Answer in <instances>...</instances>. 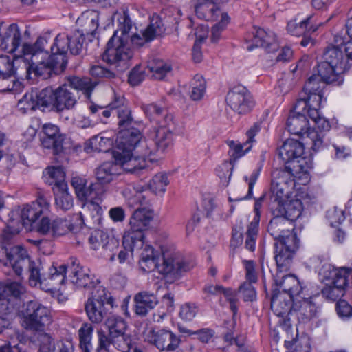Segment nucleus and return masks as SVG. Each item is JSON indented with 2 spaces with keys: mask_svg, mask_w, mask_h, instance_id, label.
<instances>
[{
  "mask_svg": "<svg viewBox=\"0 0 352 352\" xmlns=\"http://www.w3.org/2000/svg\"><path fill=\"white\" fill-rule=\"evenodd\" d=\"M99 13L96 10H87L83 12L77 23L82 26L81 30H76V34L85 38V35L94 34L98 28Z\"/></svg>",
  "mask_w": 352,
  "mask_h": 352,
  "instance_id": "7c9ffc66",
  "label": "nucleus"
},
{
  "mask_svg": "<svg viewBox=\"0 0 352 352\" xmlns=\"http://www.w3.org/2000/svg\"><path fill=\"white\" fill-rule=\"evenodd\" d=\"M226 143L229 146L228 151L230 163L234 164L242 157V144L239 141L228 140Z\"/></svg>",
  "mask_w": 352,
  "mask_h": 352,
  "instance_id": "680f3d73",
  "label": "nucleus"
},
{
  "mask_svg": "<svg viewBox=\"0 0 352 352\" xmlns=\"http://www.w3.org/2000/svg\"><path fill=\"white\" fill-rule=\"evenodd\" d=\"M89 241L94 250L102 248L111 251L118 247V241L114 239H110L107 233L100 230H96L91 232Z\"/></svg>",
  "mask_w": 352,
  "mask_h": 352,
  "instance_id": "f704fd0d",
  "label": "nucleus"
},
{
  "mask_svg": "<svg viewBox=\"0 0 352 352\" xmlns=\"http://www.w3.org/2000/svg\"><path fill=\"white\" fill-rule=\"evenodd\" d=\"M85 309L89 320L92 323H101L107 314L105 306L98 302L95 303L92 300H87Z\"/></svg>",
  "mask_w": 352,
  "mask_h": 352,
  "instance_id": "a19ab883",
  "label": "nucleus"
},
{
  "mask_svg": "<svg viewBox=\"0 0 352 352\" xmlns=\"http://www.w3.org/2000/svg\"><path fill=\"white\" fill-rule=\"evenodd\" d=\"M118 21L119 29L108 41L102 58L104 62L122 72L129 67V62L133 56L129 39L133 45L140 47L144 43L160 36L164 32L165 28L162 19L158 16H153L150 24L141 34H135L130 36L129 32L132 28V21L128 12L124 10L120 14Z\"/></svg>",
  "mask_w": 352,
  "mask_h": 352,
  "instance_id": "f257e3e1",
  "label": "nucleus"
},
{
  "mask_svg": "<svg viewBox=\"0 0 352 352\" xmlns=\"http://www.w3.org/2000/svg\"><path fill=\"white\" fill-rule=\"evenodd\" d=\"M293 300V297L274 289L271 300V309L276 316L283 317L291 311Z\"/></svg>",
  "mask_w": 352,
  "mask_h": 352,
  "instance_id": "2f4dec72",
  "label": "nucleus"
},
{
  "mask_svg": "<svg viewBox=\"0 0 352 352\" xmlns=\"http://www.w3.org/2000/svg\"><path fill=\"white\" fill-rule=\"evenodd\" d=\"M273 214L283 216L291 223L298 219L302 212V204L298 199H285L280 203L272 204Z\"/></svg>",
  "mask_w": 352,
  "mask_h": 352,
  "instance_id": "b1692460",
  "label": "nucleus"
},
{
  "mask_svg": "<svg viewBox=\"0 0 352 352\" xmlns=\"http://www.w3.org/2000/svg\"><path fill=\"white\" fill-rule=\"evenodd\" d=\"M306 96L298 99L295 104L296 111H305L307 107H320L323 93H311L305 94Z\"/></svg>",
  "mask_w": 352,
  "mask_h": 352,
  "instance_id": "49530a36",
  "label": "nucleus"
},
{
  "mask_svg": "<svg viewBox=\"0 0 352 352\" xmlns=\"http://www.w3.org/2000/svg\"><path fill=\"white\" fill-rule=\"evenodd\" d=\"M168 184V180L165 173H157L149 182L148 187L155 193H164L166 187Z\"/></svg>",
  "mask_w": 352,
  "mask_h": 352,
  "instance_id": "6e6d98bb",
  "label": "nucleus"
},
{
  "mask_svg": "<svg viewBox=\"0 0 352 352\" xmlns=\"http://www.w3.org/2000/svg\"><path fill=\"white\" fill-rule=\"evenodd\" d=\"M68 83L60 85L53 89L46 87L41 90V100L46 107H51L56 112L73 109L80 98L79 91L89 97L96 86L89 78L72 76L68 78Z\"/></svg>",
  "mask_w": 352,
  "mask_h": 352,
  "instance_id": "f03ea898",
  "label": "nucleus"
},
{
  "mask_svg": "<svg viewBox=\"0 0 352 352\" xmlns=\"http://www.w3.org/2000/svg\"><path fill=\"white\" fill-rule=\"evenodd\" d=\"M139 264L141 270L145 272H150L157 268L158 256L153 247L146 245L140 253Z\"/></svg>",
  "mask_w": 352,
  "mask_h": 352,
  "instance_id": "e433bc0d",
  "label": "nucleus"
},
{
  "mask_svg": "<svg viewBox=\"0 0 352 352\" xmlns=\"http://www.w3.org/2000/svg\"><path fill=\"white\" fill-rule=\"evenodd\" d=\"M151 71L155 78L162 80L171 70V67L163 60H158L150 66Z\"/></svg>",
  "mask_w": 352,
  "mask_h": 352,
  "instance_id": "774afa93",
  "label": "nucleus"
},
{
  "mask_svg": "<svg viewBox=\"0 0 352 352\" xmlns=\"http://www.w3.org/2000/svg\"><path fill=\"white\" fill-rule=\"evenodd\" d=\"M267 231L275 240L274 258L280 272L289 268L293 255L298 248L296 236L293 233L294 225L283 216L274 214Z\"/></svg>",
  "mask_w": 352,
  "mask_h": 352,
  "instance_id": "7ed1b4c3",
  "label": "nucleus"
},
{
  "mask_svg": "<svg viewBox=\"0 0 352 352\" xmlns=\"http://www.w3.org/2000/svg\"><path fill=\"white\" fill-rule=\"evenodd\" d=\"M305 113V111H296L294 107L287 121V128L289 132L301 136L303 140L306 137L305 133L309 129L308 128L309 122Z\"/></svg>",
  "mask_w": 352,
  "mask_h": 352,
  "instance_id": "bb28decb",
  "label": "nucleus"
},
{
  "mask_svg": "<svg viewBox=\"0 0 352 352\" xmlns=\"http://www.w3.org/2000/svg\"><path fill=\"white\" fill-rule=\"evenodd\" d=\"M7 258L6 265H10L18 276L22 275L24 268H27L31 261L25 249L20 245H16L8 249L2 247Z\"/></svg>",
  "mask_w": 352,
  "mask_h": 352,
  "instance_id": "4be33fe9",
  "label": "nucleus"
},
{
  "mask_svg": "<svg viewBox=\"0 0 352 352\" xmlns=\"http://www.w3.org/2000/svg\"><path fill=\"white\" fill-rule=\"evenodd\" d=\"M41 142L43 148L50 149L53 154L58 155L67 149V138L59 128L53 124H45L41 132Z\"/></svg>",
  "mask_w": 352,
  "mask_h": 352,
  "instance_id": "6ab92c4d",
  "label": "nucleus"
},
{
  "mask_svg": "<svg viewBox=\"0 0 352 352\" xmlns=\"http://www.w3.org/2000/svg\"><path fill=\"white\" fill-rule=\"evenodd\" d=\"M142 109L151 122L155 124L151 131L157 133L156 135L161 136V139L162 136L173 138L177 129V122L172 113L156 103L144 104Z\"/></svg>",
  "mask_w": 352,
  "mask_h": 352,
  "instance_id": "1a4fd4ad",
  "label": "nucleus"
},
{
  "mask_svg": "<svg viewBox=\"0 0 352 352\" xmlns=\"http://www.w3.org/2000/svg\"><path fill=\"white\" fill-rule=\"evenodd\" d=\"M334 42L335 45H329L325 48L317 71L324 80L338 82L340 85L343 81L342 74L349 66L342 49L344 38L336 35Z\"/></svg>",
  "mask_w": 352,
  "mask_h": 352,
  "instance_id": "39448f33",
  "label": "nucleus"
},
{
  "mask_svg": "<svg viewBox=\"0 0 352 352\" xmlns=\"http://www.w3.org/2000/svg\"><path fill=\"white\" fill-rule=\"evenodd\" d=\"M134 311L140 316H146L158 303L156 296L151 292L143 291L136 294L134 296Z\"/></svg>",
  "mask_w": 352,
  "mask_h": 352,
  "instance_id": "c85d7f7f",
  "label": "nucleus"
},
{
  "mask_svg": "<svg viewBox=\"0 0 352 352\" xmlns=\"http://www.w3.org/2000/svg\"><path fill=\"white\" fill-rule=\"evenodd\" d=\"M21 30L16 23L6 25L0 23V47L8 53L19 51L22 47Z\"/></svg>",
  "mask_w": 352,
  "mask_h": 352,
  "instance_id": "412c9836",
  "label": "nucleus"
},
{
  "mask_svg": "<svg viewBox=\"0 0 352 352\" xmlns=\"http://www.w3.org/2000/svg\"><path fill=\"white\" fill-rule=\"evenodd\" d=\"M242 88L241 86H236L230 90L226 97V102L232 109L241 114V106L242 104Z\"/></svg>",
  "mask_w": 352,
  "mask_h": 352,
  "instance_id": "3c124183",
  "label": "nucleus"
},
{
  "mask_svg": "<svg viewBox=\"0 0 352 352\" xmlns=\"http://www.w3.org/2000/svg\"><path fill=\"white\" fill-rule=\"evenodd\" d=\"M317 72H318L317 71ZM336 83L338 82H327L321 78L319 73L314 74L310 76L305 82L303 87L305 94H310L311 93L318 92L323 93V89L327 84Z\"/></svg>",
  "mask_w": 352,
  "mask_h": 352,
  "instance_id": "a18cd8bd",
  "label": "nucleus"
},
{
  "mask_svg": "<svg viewBox=\"0 0 352 352\" xmlns=\"http://www.w3.org/2000/svg\"><path fill=\"white\" fill-rule=\"evenodd\" d=\"M142 138L141 132L134 127L119 130L116 141V148L113 151L115 160L119 163L124 157L127 158Z\"/></svg>",
  "mask_w": 352,
  "mask_h": 352,
  "instance_id": "f3484780",
  "label": "nucleus"
},
{
  "mask_svg": "<svg viewBox=\"0 0 352 352\" xmlns=\"http://www.w3.org/2000/svg\"><path fill=\"white\" fill-rule=\"evenodd\" d=\"M193 267V264L177 254L164 255L163 263L158 266V271L165 275L169 282L179 279L184 273Z\"/></svg>",
  "mask_w": 352,
  "mask_h": 352,
  "instance_id": "a211bd4d",
  "label": "nucleus"
},
{
  "mask_svg": "<svg viewBox=\"0 0 352 352\" xmlns=\"http://www.w3.org/2000/svg\"><path fill=\"white\" fill-rule=\"evenodd\" d=\"M195 10L199 18L206 21L217 20L221 14L212 0H197Z\"/></svg>",
  "mask_w": 352,
  "mask_h": 352,
  "instance_id": "72a5a7b5",
  "label": "nucleus"
},
{
  "mask_svg": "<svg viewBox=\"0 0 352 352\" xmlns=\"http://www.w3.org/2000/svg\"><path fill=\"white\" fill-rule=\"evenodd\" d=\"M153 220V212L146 208L136 209L129 221L130 228L124 232L122 245L131 251L144 247V231L147 230Z\"/></svg>",
  "mask_w": 352,
  "mask_h": 352,
  "instance_id": "0eeeda50",
  "label": "nucleus"
},
{
  "mask_svg": "<svg viewBox=\"0 0 352 352\" xmlns=\"http://www.w3.org/2000/svg\"><path fill=\"white\" fill-rule=\"evenodd\" d=\"M67 267L65 265L59 266L58 269L52 265L44 278V285L49 286V289H58L64 283Z\"/></svg>",
  "mask_w": 352,
  "mask_h": 352,
  "instance_id": "58836bf2",
  "label": "nucleus"
},
{
  "mask_svg": "<svg viewBox=\"0 0 352 352\" xmlns=\"http://www.w3.org/2000/svg\"><path fill=\"white\" fill-rule=\"evenodd\" d=\"M30 272L29 282L32 286L36 287L38 285L41 286L45 283L44 278H46L45 273H41L43 269L41 264H36L33 261H30V265L26 268Z\"/></svg>",
  "mask_w": 352,
  "mask_h": 352,
  "instance_id": "de8ad7c7",
  "label": "nucleus"
},
{
  "mask_svg": "<svg viewBox=\"0 0 352 352\" xmlns=\"http://www.w3.org/2000/svg\"><path fill=\"white\" fill-rule=\"evenodd\" d=\"M55 204L63 211L69 210L74 206L73 197L68 192L67 184H60L58 187H53Z\"/></svg>",
  "mask_w": 352,
  "mask_h": 352,
  "instance_id": "c9c22d12",
  "label": "nucleus"
},
{
  "mask_svg": "<svg viewBox=\"0 0 352 352\" xmlns=\"http://www.w3.org/2000/svg\"><path fill=\"white\" fill-rule=\"evenodd\" d=\"M85 38L76 34L75 32L71 35L59 34L56 36L54 45L51 46L52 55L58 57L60 63V70L63 72L67 65L66 54L69 50L73 55H80L83 50V43Z\"/></svg>",
  "mask_w": 352,
  "mask_h": 352,
  "instance_id": "f8f14e48",
  "label": "nucleus"
},
{
  "mask_svg": "<svg viewBox=\"0 0 352 352\" xmlns=\"http://www.w3.org/2000/svg\"><path fill=\"white\" fill-rule=\"evenodd\" d=\"M243 41L246 49L251 52L254 48L263 47L267 52H273L278 48L276 34L270 30L254 27L251 32H247Z\"/></svg>",
  "mask_w": 352,
  "mask_h": 352,
  "instance_id": "dca6fc26",
  "label": "nucleus"
},
{
  "mask_svg": "<svg viewBox=\"0 0 352 352\" xmlns=\"http://www.w3.org/2000/svg\"><path fill=\"white\" fill-rule=\"evenodd\" d=\"M43 214L39 218L38 220L33 225L32 230L34 229L37 232L43 235L51 236V230L52 226V221Z\"/></svg>",
  "mask_w": 352,
  "mask_h": 352,
  "instance_id": "338daca9",
  "label": "nucleus"
},
{
  "mask_svg": "<svg viewBox=\"0 0 352 352\" xmlns=\"http://www.w3.org/2000/svg\"><path fill=\"white\" fill-rule=\"evenodd\" d=\"M69 231H74V226L69 221L63 219H56L52 221L50 236L58 237L66 234Z\"/></svg>",
  "mask_w": 352,
  "mask_h": 352,
  "instance_id": "603ef678",
  "label": "nucleus"
},
{
  "mask_svg": "<svg viewBox=\"0 0 352 352\" xmlns=\"http://www.w3.org/2000/svg\"><path fill=\"white\" fill-rule=\"evenodd\" d=\"M23 325L26 329L43 331L52 322L49 309L36 300L25 302L21 310Z\"/></svg>",
  "mask_w": 352,
  "mask_h": 352,
  "instance_id": "4468645a",
  "label": "nucleus"
},
{
  "mask_svg": "<svg viewBox=\"0 0 352 352\" xmlns=\"http://www.w3.org/2000/svg\"><path fill=\"white\" fill-rule=\"evenodd\" d=\"M261 130V124L255 122L254 124L246 131L247 140L243 142V155L250 151L253 144L256 142L254 137L259 133Z\"/></svg>",
  "mask_w": 352,
  "mask_h": 352,
  "instance_id": "0e129e2a",
  "label": "nucleus"
},
{
  "mask_svg": "<svg viewBox=\"0 0 352 352\" xmlns=\"http://www.w3.org/2000/svg\"><path fill=\"white\" fill-rule=\"evenodd\" d=\"M150 341L158 349L167 351H175L180 343V339L176 335L165 329L153 331Z\"/></svg>",
  "mask_w": 352,
  "mask_h": 352,
  "instance_id": "393cba45",
  "label": "nucleus"
},
{
  "mask_svg": "<svg viewBox=\"0 0 352 352\" xmlns=\"http://www.w3.org/2000/svg\"><path fill=\"white\" fill-rule=\"evenodd\" d=\"M112 111L118 119L119 129L129 128L133 122L131 110L125 104V99L122 96H116L114 100L109 104Z\"/></svg>",
  "mask_w": 352,
  "mask_h": 352,
  "instance_id": "cd10ccee",
  "label": "nucleus"
},
{
  "mask_svg": "<svg viewBox=\"0 0 352 352\" xmlns=\"http://www.w3.org/2000/svg\"><path fill=\"white\" fill-rule=\"evenodd\" d=\"M21 226H18L14 220H12L11 217L10 216L8 226L6 228L3 230L1 234L2 241L4 243H8L9 241L12 239V238L19 233L21 230Z\"/></svg>",
  "mask_w": 352,
  "mask_h": 352,
  "instance_id": "69168bd1",
  "label": "nucleus"
},
{
  "mask_svg": "<svg viewBox=\"0 0 352 352\" xmlns=\"http://www.w3.org/2000/svg\"><path fill=\"white\" fill-rule=\"evenodd\" d=\"M314 123L315 127L309 128L305 133L304 141L313 151H318L323 147L324 132L329 131L331 125L324 117L319 118Z\"/></svg>",
  "mask_w": 352,
  "mask_h": 352,
  "instance_id": "5701e85b",
  "label": "nucleus"
},
{
  "mask_svg": "<svg viewBox=\"0 0 352 352\" xmlns=\"http://www.w3.org/2000/svg\"><path fill=\"white\" fill-rule=\"evenodd\" d=\"M107 142H109L107 138L96 135L85 142L84 149L87 153L104 151V145Z\"/></svg>",
  "mask_w": 352,
  "mask_h": 352,
  "instance_id": "13d9d810",
  "label": "nucleus"
},
{
  "mask_svg": "<svg viewBox=\"0 0 352 352\" xmlns=\"http://www.w3.org/2000/svg\"><path fill=\"white\" fill-rule=\"evenodd\" d=\"M71 274L69 275L71 281L78 287H89L95 283L92 281L88 272L79 266L76 259L72 261V265L69 267Z\"/></svg>",
  "mask_w": 352,
  "mask_h": 352,
  "instance_id": "473e14b6",
  "label": "nucleus"
},
{
  "mask_svg": "<svg viewBox=\"0 0 352 352\" xmlns=\"http://www.w3.org/2000/svg\"><path fill=\"white\" fill-rule=\"evenodd\" d=\"M94 326L91 323L85 322L78 330L79 346L82 352H91L93 349L91 343Z\"/></svg>",
  "mask_w": 352,
  "mask_h": 352,
  "instance_id": "37998d69",
  "label": "nucleus"
},
{
  "mask_svg": "<svg viewBox=\"0 0 352 352\" xmlns=\"http://www.w3.org/2000/svg\"><path fill=\"white\" fill-rule=\"evenodd\" d=\"M259 217L256 216L254 220L248 226L246 232L245 248L250 252H254L256 246L258 231Z\"/></svg>",
  "mask_w": 352,
  "mask_h": 352,
  "instance_id": "09e8293b",
  "label": "nucleus"
},
{
  "mask_svg": "<svg viewBox=\"0 0 352 352\" xmlns=\"http://www.w3.org/2000/svg\"><path fill=\"white\" fill-rule=\"evenodd\" d=\"M245 273V282L256 283L258 281V270L256 263L253 260H243Z\"/></svg>",
  "mask_w": 352,
  "mask_h": 352,
  "instance_id": "e2e57ef3",
  "label": "nucleus"
},
{
  "mask_svg": "<svg viewBox=\"0 0 352 352\" xmlns=\"http://www.w3.org/2000/svg\"><path fill=\"white\" fill-rule=\"evenodd\" d=\"M104 324L108 333H106L102 328L97 329L96 352L107 350L110 345L121 352L128 351L136 338L126 333L128 325L124 319L120 316H112L107 318Z\"/></svg>",
  "mask_w": 352,
  "mask_h": 352,
  "instance_id": "423d86ee",
  "label": "nucleus"
},
{
  "mask_svg": "<svg viewBox=\"0 0 352 352\" xmlns=\"http://www.w3.org/2000/svg\"><path fill=\"white\" fill-rule=\"evenodd\" d=\"M230 22V17L227 13L221 14L220 21L212 27L211 30V41L216 43L221 38V32L226 30Z\"/></svg>",
  "mask_w": 352,
  "mask_h": 352,
  "instance_id": "4d7b16f0",
  "label": "nucleus"
},
{
  "mask_svg": "<svg viewBox=\"0 0 352 352\" xmlns=\"http://www.w3.org/2000/svg\"><path fill=\"white\" fill-rule=\"evenodd\" d=\"M275 283L277 288L274 289H276V292L280 291L283 294L293 298L299 295L302 290L299 280L293 274L285 275L281 277L277 274Z\"/></svg>",
  "mask_w": 352,
  "mask_h": 352,
  "instance_id": "a878e982",
  "label": "nucleus"
},
{
  "mask_svg": "<svg viewBox=\"0 0 352 352\" xmlns=\"http://www.w3.org/2000/svg\"><path fill=\"white\" fill-rule=\"evenodd\" d=\"M287 32L293 36H302L300 45L307 47L314 44L311 34L318 30V25L314 23V16L309 15L303 19L296 18L290 21L287 26Z\"/></svg>",
  "mask_w": 352,
  "mask_h": 352,
  "instance_id": "aec40b11",
  "label": "nucleus"
},
{
  "mask_svg": "<svg viewBox=\"0 0 352 352\" xmlns=\"http://www.w3.org/2000/svg\"><path fill=\"white\" fill-rule=\"evenodd\" d=\"M157 133L150 131V140H146L143 137L133 147L132 152L124 157L119 164L122 169L131 173H138L146 166V158L150 162L155 161V157L153 156H159L164 153L166 149L169 147L173 142V138L168 136L158 137Z\"/></svg>",
  "mask_w": 352,
  "mask_h": 352,
  "instance_id": "20e7f679",
  "label": "nucleus"
},
{
  "mask_svg": "<svg viewBox=\"0 0 352 352\" xmlns=\"http://www.w3.org/2000/svg\"><path fill=\"white\" fill-rule=\"evenodd\" d=\"M41 95V91L39 92L32 91L30 93H26L19 100L17 107L23 113H26L28 111H34L41 107H46L45 104L42 103Z\"/></svg>",
  "mask_w": 352,
  "mask_h": 352,
  "instance_id": "4c0bfd02",
  "label": "nucleus"
},
{
  "mask_svg": "<svg viewBox=\"0 0 352 352\" xmlns=\"http://www.w3.org/2000/svg\"><path fill=\"white\" fill-rule=\"evenodd\" d=\"M17 74L0 76V92L17 91L21 88V82L16 80Z\"/></svg>",
  "mask_w": 352,
  "mask_h": 352,
  "instance_id": "864d4df0",
  "label": "nucleus"
},
{
  "mask_svg": "<svg viewBox=\"0 0 352 352\" xmlns=\"http://www.w3.org/2000/svg\"><path fill=\"white\" fill-rule=\"evenodd\" d=\"M234 166V164L225 160L216 168V175L219 179V184L221 186H228Z\"/></svg>",
  "mask_w": 352,
  "mask_h": 352,
  "instance_id": "8fccbe9b",
  "label": "nucleus"
},
{
  "mask_svg": "<svg viewBox=\"0 0 352 352\" xmlns=\"http://www.w3.org/2000/svg\"><path fill=\"white\" fill-rule=\"evenodd\" d=\"M16 63H19V67L25 71V76L28 78H32V74L47 78L51 76L52 72L56 74L62 72L60 70L58 57L55 55H50L45 58L38 57L36 55L30 57H21L17 58Z\"/></svg>",
  "mask_w": 352,
  "mask_h": 352,
  "instance_id": "6e6552de",
  "label": "nucleus"
},
{
  "mask_svg": "<svg viewBox=\"0 0 352 352\" xmlns=\"http://www.w3.org/2000/svg\"><path fill=\"white\" fill-rule=\"evenodd\" d=\"M50 203L43 196H39L37 200L31 204H27L22 208L12 210L10 216L16 223L27 230H32L37 220L49 211Z\"/></svg>",
  "mask_w": 352,
  "mask_h": 352,
  "instance_id": "ddd939ff",
  "label": "nucleus"
},
{
  "mask_svg": "<svg viewBox=\"0 0 352 352\" xmlns=\"http://www.w3.org/2000/svg\"><path fill=\"white\" fill-rule=\"evenodd\" d=\"M272 177L271 201L273 204L290 198L295 186L294 177H300L301 175H294L287 169H277L272 172Z\"/></svg>",
  "mask_w": 352,
  "mask_h": 352,
  "instance_id": "2eb2a0df",
  "label": "nucleus"
},
{
  "mask_svg": "<svg viewBox=\"0 0 352 352\" xmlns=\"http://www.w3.org/2000/svg\"><path fill=\"white\" fill-rule=\"evenodd\" d=\"M305 151L304 144L294 139L285 141L279 148L278 155L285 165V169L294 175L307 173L305 158L302 157Z\"/></svg>",
  "mask_w": 352,
  "mask_h": 352,
  "instance_id": "9d476101",
  "label": "nucleus"
},
{
  "mask_svg": "<svg viewBox=\"0 0 352 352\" xmlns=\"http://www.w3.org/2000/svg\"><path fill=\"white\" fill-rule=\"evenodd\" d=\"M47 40L42 36L37 38L34 44L23 43L19 53L23 54V57H30L32 56H38V57L47 56V51L45 50V45H47Z\"/></svg>",
  "mask_w": 352,
  "mask_h": 352,
  "instance_id": "ea45409f",
  "label": "nucleus"
},
{
  "mask_svg": "<svg viewBox=\"0 0 352 352\" xmlns=\"http://www.w3.org/2000/svg\"><path fill=\"white\" fill-rule=\"evenodd\" d=\"M15 61H12L8 56H0V75L5 76L8 74H17L16 70L21 68L19 67V63Z\"/></svg>",
  "mask_w": 352,
  "mask_h": 352,
  "instance_id": "052dcab7",
  "label": "nucleus"
},
{
  "mask_svg": "<svg viewBox=\"0 0 352 352\" xmlns=\"http://www.w3.org/2000/svg\"><path fill=\"white\" fill-rule=\"evenodd\" d=\"M206 91V81L200 74H196L192 82L190 98L193 100H201Z\"/></svg>",
  "mask_w": 352,
  "mask_h": 352,
  "instance_id": "5fc2aeb1",
  "label": "nucleus"
},
{
  "mask_svg": "<svg viewBox=\"0 0 352 352\" xmlns=\"http://www.w3.org/2000/svg\"><path fill=\"white\" fill-rule=\"evenodd\" d=\"M93 289L91 296L87 300H92L94 302L100 303L103 306L109 305L113 306V299L107 293L105 288L100 285L99 281L97 280L96 282L91 287Z\"/></svg>",
  "mask_w": 352,
  "mask_h": 352,
  "instance_id": "c03bdc74",
  "label": "nucleus"
},
{
  "mask_svg": "<svg viewBox=\"0 0 352 352\" xmlns=\"http://www.w3.org/2000/svg\"><path fill=\"white\" fill-rule=\"evenodd\" d=\"M318 307L310 299H304L298 309L296 311V317L299 322L305 323L317 316Z\"/></svg>",
  "mask_w": 352,
  "mask_h": 352,
  "instance_id": "79ce46f5",
  "label": "nucleus"
},
{
  "mask_svg": "<svg viewBox=\"0 0 352 352\" xmlns=\"http://www.w3.org/2000/svg\"><path fill=\"white\" fill-rule=\"evenodd\" d=\"M120 168H122V167L116 160L115 163L105 162L96 168V179L100 184H108L114 181L120 174Z\"/></svg>",
  "mask_w": 352,
  "mask_h": 352,
  "instance_id": "c756f323",
  "label": "nucleus"
},
{
  "mask_svg": "<svg viewBox=\"0 0 352 352\" xmlns=\"http://www.w3.org/2000/svg\"><path fill=\"white\" fill-rule=\"evenodd\" d=\"M37 340L39 343L38 352H54L55 344L51 336L43 331H38Z\"/></svg>",
  "mask_w": 352,
  "mask_h": 352,
  "instance_id": "bf43d9fd",
  "label": "nucleus"
},
{
  "mask_svg": "<svg viewBox=\"0 0 352 352\" xmlns=\"http://www.w3.org/2000/svg\"><path fill=\"white\" fill-rule=\"evenodd\" d=\"M320 273L325 279L331 280V285H327L321 292L324 298L331 301H336L344 296L349 275L347 268H335L328 264L322 267Z\"/></svg>",
  "mask_w": 352,
  "mask_h": 352,
  "instance_id": "9b49d317",
  "label": "nucleus"
}]
</instances>
